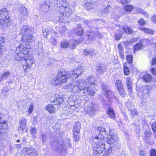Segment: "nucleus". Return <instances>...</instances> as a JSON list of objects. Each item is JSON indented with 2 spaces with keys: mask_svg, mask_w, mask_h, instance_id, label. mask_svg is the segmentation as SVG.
Masks as SVG:
<instances>
[{
  "mask_svg": "<svg viewBox=\"0 0 156 156\" xmlns=\"http://www.w3.org/2000/svg\"><path fill=\"white\" fill-rule=\"evenodd\" d=\"M29 51V48L21 44L17 47L15 51V55L14 58L16 61L22 60L24 64L23 65L24 71L28 72L32 65L34 63V58L32 56H29L27 54Z\"/></svg>",
  "mask_w": 156,
  "mask_h": 156,
  "instance_id": "f257e3e1",
  "label": "nucleus"
},
{
  "mask_svg": "<svg viewBox=\"0 0 156 156\" xmlns=\"http://www.w3.org/2000/svg\"><path fill=\"white\" fill-rule=\"evenodd\" d=\"M81 66L73 70L72 73L61 70L58 72L57 76L51 81V83L55 86H60L66 83L69 79L72 80L77 78L82 73Z\"/></svg>",
  "mask_w": 156,
  "mask_h": 156,
  "instance_id": "f03ea898",
  "label": "nucleus"
},
{
  "mask_svg": "<svg viewBox=\"0 0 156 156\" xmlns=\"http://www.w3.org/2000/svg\"><path fill=\"white\" fill-rule=\"evenodd\" d=\"M72 91L75 93H80L83 90L82 93L86 96L87 95L92 96L94 94V89H90L84 80L82 79L77 81L73 82L71 84Z\"/></svg>",
  "mask_w": 156,
  "mask_h": 156,
  "instance_id": "7ed1b4c3",
  "label": "nucleus"
},
{
  "mask_svg": "<svg viewBox=\"0 0 156 156\" xmlns=\"http://www.w3.org/2000/svg\"><path fill=\"white\" fill-rule=\"evenodd\" d=\"M110 129L109 128L108 129ZM107 130L104 128L101 127H98L95 131V133L96 134L95 136L92 138V140L94 143H98L99 140H102V142L105 141L106 138H108L109 135L107 134Z\"/></svg>",
  "mask_w": 156,
  "mask_h": 156,
  "instance_id": "20e7f679",
  "label": "nucleus"
},
{
  "mask_svg": "<svg viewBox=\"0 0 156 156\" xmlns=\"http://www.w3.org/2000/svg\"><path fill=\"white\" fill-rule=\"evenodd\" d=\"M9 13L6 8H3L0 10V27L6 26L10 21Z\"/></svg>",
  "mask_w": 156,
  "mask_h": 156,
  "instance_id": "39448f33",
  "label": "nucleus"
},
{
  "mask_svg": "<svg viewBox=\"0 0 156 156\" xmlns=\"http://www.w3.org/2000/svg\"><path fill=\"white\" fill-rule=\"evenodd\" d=\"M93 142L94 144H93L92 149L94 154L95 155L102 153L105 149V144L102 140H99L98 143Z\"/></svg>",
  "mask_w": 156,
  "mask_h": 156,
  "instance_id": "423d86ee",
  "label": "nucleus"
},
{
  "mask_svg": "<svg viewBox=\"0 0 156 156\" xmlns=\"http://www.w3.org/2000/svg\"><path fill=\"white\" fill-rule=\"evenodd\" d=\"M150 90V87L148 86L140 87L139 90L138 95L144 100L149 98L151 97Z\"/></svg>",
  "mask_w": 156,
  "mask_h": 156,
  "instance_id": "0eeeda50",
  "label": "nucleus"
},
{
  "mask_svg": "<svg viewBox=\"0 0 156 156\" xmlns=\"http://www.w3.org/2000/svg\"><path fill=\"white\" fill-rule=\"evenodd\" d=\"M71 42L69 43L66 41H62L60 43V47L62 48H67L69 47L71 49H74L76 48V45L78 44V41L75 40H72Z\"/></svg>",
  "mask_w": 156,
  "mask_h": 156,
  "instance_id": "6e6552de",
  "label": "nucleus"
},
{
  "mask_svg": "<svg viewBox=\"0 0 156 156\" xmlns=\"http://www.w3.org/2000/svg\"><path fill=\"white\" fill-rule=\"evenodd\" d=\"M100 85L104 93L106 95L108 99L114 96V93L111 91L106 84L104 83H101Z\"/></svg>",
  "mask_w": 156,
  "mask_h": 156,
  "instance_id": "1a4fd4ad",
  "label": "nucleus"
},
{
  "mask_svg": "<svg viewBox=\"0 0 156 156\" xmlns=\"http://www.w3.org/2000/svg\"><path fill=\"white\" fill-rule=\"evenodd\" d=\"M109 136L108 138H106L105 140H106L107 143L111 145L117 141L118 139L116 136H115L113 134L112 129H109Z\"/></svg>",
  "mask_w": 156,
  "mask_h": 156,
  "instance_id": "9d476101",
  "label": "nucleus"
},
{
  "mask_svg": "<svg viewBox=\"0 0 156 156\" xmlns=\"http://www.w3.org/2000/svg\"><path fill=\"white\" fill-rule=\"evenodd\" d=\"M22 154L29 156H36L37 152L36 150L33 148H23L21 152Z\"/></svg>",
  "mask_w": 156,
  "mask_h": 156,
  "instance_id": "9b49d317",
  "label": "nucleus"
},
{
  "mask_svg": "<svg viewBox=\"0 0 156 156\" xmlns=\"http://www.w3.org/2000/svg\"><path fill=\"white\" fill-rule=\"evenodd\" d=\"M22 41L23 42L22 44H24L25 43L29 44V43H33L35 41V38L33 37V35L30 34L25 35H23L22 36ZM24 46V45H23ZM25 47H27V46L25 45Z\"/></svg>",
  "mask_w": 156,
  "mask_h": 156,
  "instance_id": "f8f14e48",
  "label": "nucleus"
},
{
  "mask_svg": "<svg viewBox=\"0 0 156 156\" xmlns=\"http://www.w3.org/2000/svg\"><path fill=\"white\" fill-rule=\"evenodd\" d=\"M98 109V106L97 104H92L88 108H86L85 111L90 115L94 114L95 112Z\"/></svg>",
  "mask_w": 156,
  "mask_h": 156,
  "instance_id": "ddd939ff",
  "label": "nucleus"
},
{
  "mask_svg": "<svg viewBox=\"0 0 156 156\" xmlns=\"http://www.w3.org/2000/svg\"><path fill=\"white\" fill-rule=\"evenodd\" d=\"M33 30L32 27H29L27 25H24L21 29L20 33L23 35L31 34Z\"/></svg>",
  "mask_w": 156,
  "mask_h": 156,
  "instance_id": "4468645a",
  "label": "nucleus"
},
{
  "mask_svg": "<svg viewBox=\"0 0 156 156\" xmlns=\"http://www.w3.org/2000/svg\"><path fill=\"white\" fill-rule=\"evenodd\" d=\"M84 80L86 81V83L87 84L88 87H89L90 89H94L95 92V89L94 86L96 84L95 83V79L94 78L93 76H90L87 78L86 80Z\"/></svg>",
  "mask_w": 156,
  "mask_h": 156,
  "instance_id": "2eb2a0df",
  "label": "nucleus"
},
{
  "mask_svg": "<svg viewBox=\"0 0 156 156\" xmlns=\"http://www.w3.org/2000/svg\"><path fill=\"white\" fill-rule=\"evenodd\" d=\"M19 16L20 19H24L28 16V12L27 9L24 7H21L19 10Z\"/></svg>",
  "mask_w": 156,
  "mask_h": 156,
  "instance_id": "dca6fc26",
  "label": "nucleus"
},
{
  "mask_svg": "<svg viewBox=\"0 0 156 156\" xmlns=\"http://www.w3.org/2000/svg\"><path fill=\"white\" fill-rule=\"evenodd\" d=\"M77 100V98L75 95H71L67 99L66 102L68 105L70 107L75 105V102Z\"/></svg>",
  "mask_w": 156,
  "mask_h": 156,
  "instance_id": "f3484780",
  "label": "nucleus"
},
{
  "mask_svg": "<svg viewBox=\"0 0 156 156\" xmlns=\"http://www.w3.org/2000/svg\"><path fill=\"white\" fill-rule=\"evenodd\" d=\"M54 104L59 106L64 102V99L59 96L57 95L53 101Z\"/></svg>",
  "mask_w": 156,
  "mask_h": 156,
  "instance_id": "a211bd4d",
  "label": "nucleus"
},
{
  "mask_svg": "<svg viewBox=\"0 0 156 156\" xmlns=\"http://www.w3.org/2000/svg\"><path fill=\"white\" fill-rule=\"evenodd\" d=\"M107 113L109 117L112 119H115V114L113 109L111 106H108L107 110Z\"/></svg>",
  "mask_w": 156,
  "mask_h": 156,
  "instance_id": "6ab92c4d",
  "label": "nucleus"
},
{
  "mask_svg": "<svg viewBox=\"0 0 156 156\" xmlns=\"http://www.w3.org/2000/svg\"><path fill=\"white\" fill-rule=\"evenodd\" d=\"M96 69L99 74H102L106 71L105 66L103 64H98L96 67Z\"/></svg>",
  "mask_w": 156,
  "mask_h": 156,
  "instance_id": "aec40b11",
  "label": "nucleus"
},
{
  "mask_svg": "<svg viewBox=\"0 0 156 156\" xmlns=\"http://www.w3.org/2000/svg\"><path fill=\"white\" fill-rule=\"evenodd\" d=\"M133 81L130 78H126V83L127 88L130 93H131L132 90Z\"/></svg>",
  "mask_w": 156,
  "mask_h": 156,
  "instance_id": "412c9836",
  "label": "nucleus"
},
{
  "mask_svg": "<svg viewBox=\"0 0 156 156\" xmlns=\"http://www.w3.org/2000/svg\"><path fill=\"white\" fill-rule=\"evenodd\" d=\"M49 32L52 34L55 33V31L53 29L49 30L48 28H43L42 29L43 34L44 37L47 38Z\"/></svg>",
  "mask_w": 156,
  "mask_h": 156,
  "instance_id": "4be33fe9",
  "label": "nucleus"
},
{
  "mask_svg": "<svg viewBox=\"0 0 156 156\" xmlns=\"http://www.w3.org/2000/svg\"><path fill=\"white\" fill-rule=\"evenodd\" d=\"M81 26V24H78L77 28L75 29V33L77 35H81L83 33V28Z\"/></svg>",
  "mask_w": 156,
  "mask_h": 156,
  "instance_id": "5701e85b",
  "label": "nucleus"
},
{
  "mask_svg": "<svg viewBox=\"0 0 156 156\" xmlns=\"http://www.w3.org/2000/svg\"><path fill=\"white\" fill-rule=\"evenodd\" d=\"M88 38L90 41L93 40L94 37V36L95 34H97L98 36L100 38L101 37V35L98 32L97 34H94L92 32H90V31H88Z\"/></svg>",
  "mask_w": 156,
  "mask_h": 156,
  "instance_id": "b1692460",
  "label": "nucleus"
},
{
  "mask_svg": "<svg viewBox=\"0 0 156 156\" xmlns=\"http://www.w3.org/2000/svg\"><path fill=\"white\" fill-rule=\"evenodd\" d=\"M41 138L42 139V142L43 144H44L47 142L49 139L50 138V135L49 134H42Z\"/></svg>",
  "mask_w": 156,
  "mask_h": 156,
  "instance_id": "393cba45",
  "label": "nucleus"
},
{
  "mask_svg": "<svg viewBox=\"0 0 156 156\" xmlns=\"http://www.w3.org/2000/svg\"><path fill=\"white\" fill-rule=\"evenodd\" d=\"M27 124V120L24 118H22L20 121V129H19L20 130V129L23 130L25 129L26 127Z\"/></svg>",
  "mask_w": 156,
  "mask_h": 156,
  "instance_id": "a878e982",
  "label": "nucleus"
},
{
  "mask_svg": "<svg viewBox=\"0 0 156 156\" xmlns=\"http://www.w3.org/2000/svg\"><path fill=\"white\" fill-rule=\"evenodd\" d=\"M46 110H48V112L50 113H54L55 109L54 106L51 104H49L45 108Z\"/></svg>",
  "mask_w": 156,
  "mask_h": 156,
  "instance_id": "bb28decb",
  "label": "nucleus"
},
{
  "mask_svg": "<svg viewBox=\"0 0 156 156\" xmlns=\"http://www.w3.org/2000/svg\"><path fill=\"white\" fill-rule=\"evenodd\" d=\"M111 9V7L110 5H108L104 9H101L100 12H101L102 15H105L107 14L109 11Z\"/></svg>",
  "mask_w": 156,
  "mask_h": 156,
  "instance_id": "cd10ccee",
  "label": "nucleus"
},
{
  "mask_svg": "<svg viewBox=\"0 0 156 156\" xmlns=\"http://www.w3.org/2000/svg\"><path fill=\"white\" fill-rule=\"evenodd\" d=\"M140 30H142L145 33H147L149 34L153 35L154 34L155 31L150 29L146 28L143 27H140Z\"/></svg>",
  "mask_w": 156,
  "mask_h": 156,
  "instance_id": "c85d7f7f",
  "label": "nucleus"
},
{
  "mask_svg": "<svg viewBox=\"0 0 156 156\" xmlns=\"http://www.w3.org/2000/svg\"><path fill=\"white\" fill-rule=\"evenodd\" d=\"M84 55L88 56H92L94 54V52L93 50L85 49L83 52Z\"/></svg>",
  "mask_w": 156,
  "mask_h": 156,
  "instance_id": "c756f323",
  "label": "nucleus"
},
{
  "mask_svg": "<svg viewBox=\"0 0 156 156\" xmlns=\"http://www.w3.org/2000/svg\"><path fill=\"white\" fill-rule=\"evenodd\" d=\"M5 44V38L0 37V57L2 55V52L3 49L2 47L4 46Z\"/></svg>",
  "mask_w": 156,
  "mask_h": 156,
  "instance_id": "7c9ffc66",
  "label": "nucleus"
},
{
  "mask_svg": "<svg viewBox=\"0 0 156 156\" xmlns=\"http://www.w3.org/2000/svg\"><path fill=\"white\" fill-rule=\"evenodd\" d=\"M80 123L79 122H76L73 128V132L80 133Z\"/></svg>",
  "mask_w": 156,
  "mask_h": 156,
  "instance_id": "2f4dec72",
  "label": "nucleus"
},
{
  "mask_svg": "<svg viewBox=\"0 0 156 156\" xmlns=\"http://www.w3.org/2000/svg\"><path fill=\"white\" fill-rule=\"evenodd\" d=\"M95 5L94 2H87L85 5V8L88 9H90L93 8Z\"/></svg>",
  "mask_w": 156,
  "mask_h": 156,
  "instance_id": "473e14b6",
  "label": "nucleus"
},
{
  "mask_svg": "<svg viewBox=\"0 0 156 156\" xmlns=\"http://www.w3.org/2000/svg\"><path fill=\"white\" fill-rule=\"evenodd\" d=\"M68 4L67 5V6L65 7V15L67 16H70V15H72V13L71 9H70L69 7H68Z\"/></svg>",
  "mask_w": 156,
  "mask_h": 156,
  "instance_id": "72a5a7b5",
  "label": "nucleus"
},
{
  "mask_svg": "<svg viewBox=\"0 0 156 156\" xmlns=\"http://www.w3.org/2000/svg\"><path fill=\"white\" fill-rule=\"evenodd\" d=\"M122 35V32L119 30H117L115 35L116 40H119Z\"/></svg>",
  "mask_w": 156,
  "mask_h": 156,
  "instance_id": "f704fd0d",
  "label": "nucleus"
},
{
  "mask_svg": "<svg viewBox=\"0 0 156 156\" xmlns=\"http://www.w3.org/2000/svg\"><path fill=\"white\" fill-rule=\"evenodd\" d=\"M143 78L146 82H149L151 80V76L147 74H145L144 75Z\"/></svg>",
  "mask_w": 156,
  "mask_h": 156,
  "instance_id": "c9c22d12",
  "label": "nucleus"
},
{
  "mask_svg": "<svg viewBox=\"0 0 156 156\" xmlns=\"http://www.w3.org/2000/svg\"><path fill=\"white\" fill-rule=\"evenodd\" d=\"M142 46V41H141L139 43H136L134 46V49L138 51L141 49Z\"/></svg>",
  "mask_w": 156,
  "mask_h": 156,
  "instance_id": "e433bc0d",
  "label": "nucleus"
},
{
  "mask_svg": "<svg viewBox=\"0 0 156 156\" xmlns=\"http://www.w3.org/2000/svg\"><path fill=\"white\" fill-rule=\"evenodd\" d=\"M123 31L125 32V33L128 34H130L132 33L133 31L131 28L126 27H125L123 28Z\"/></svg>",
  "mask_w": 156,
  "mask_h": 156,
  "instance_id": "4c0bfd02",
  "label": "nucleus"
},
{
  "mask_svg": "<svg viewBox=\"0 0 156 156\" xmlns=\"http://www.w3.org/2000/svg\"><path fill=\"white\" fill-rule=\"evenodd\" d=\"M115 85L116 86L117 89H120L123 88V85L122 84V83L121 80H117L115 83Z\"/></svg>",
  "mask_w": 156,
  "mask_h": 156,
  "instance_id": "58836bf2",
  "label": "nucleus"
},
{
  "mask_svg": "<svg viewBox=\"0 0 156 156\" xmlns=\"http://www.w3.org/2000/svg\"><path fill=\"white\" fill-rule=\"evenodd\" d=\"M11 74V73L9 71H7L5 72L2 75V76H0L2 78V79H5L9 77Z\"/></svg>",
  "mask_w": 156,
  "mask_h": 156,
  "instance_id": "ea45409f",
  "label": "nucleus"
},
{
  "mask_svg": "<svg viewBox=\"0 0 156 156\" xmlns=\"http://www.w3.org/2000/svg\"><path fill=\"white\" fill-rule=\"evenodd\" d=\"M133 7L131 5H127L124 8L125 10L127 12H129L133 10Z\"/></svg>",
  "mask_w": 156,
  "mask_h": 156,
  "instance_id": "a19ab883",
  "label": "nucleus"
},
{
  "mask_svg": "<svg viewBox=\"0 0 156 156\" xmlns=\"http://www.w3.org/2000/svg\"><path fill=\"white\" fill-rule=\"evenodd\" d=\"M37 46V49L40 52L42 53L43 52V46L42 43L40 42H38Z\"/></svg>",
  "mask_w": 156,
  "mask_h": 156,
  "instance_id": "79ce46f5",
  "label": "nucleus"
},
{
  "mask_svg": "<svg viewBox=\"0 0 156 156\" xmlns=\"http://www.w3.org/2000/svg\"><path fill=\"white\" fill-rule=\"evenodd\" d=\"M59 3L61 5V6H66L68 4L66 3V0H58L57 1V3Z\"/></svg>",
  "mask_w": 156,
  "mask_h": 156,
  "instance_id": "37998d69",
  "label": "nucleus"
},
{
  "mask_svg": "<svg viewBox=\"0 0 156 156\" xmlns=\"http://www.w3.org/2000/svg\"><path fill=\"white\" fill-rule=\"evenodd\" d=\"M119 93L120 95L122 98H124L125 96V93L123 88H122L120 89H118Z\"/></svg>",
  "mask_w": 156,
  "mask_h": 156,
  "instance_id": "c03bdc74",
  "label": "nucleus"
},
{
  "mask_svg": "<svg viewBox=\"0 0 156 156\" xmlns=\"http://www.w3.org/2000/svg\"><path fill=\"white\" fill-rule=\"evenodd\" d=\"M47 2H44L42 6H41V7L44 8V9L47 10L50 7V5H49Z\"/></svg>",
  "mask_w": 156,
  "mask_h": 156,
  "instance_id": "a18cd8bd",
  "label": "nucleus"
},
{
  "mask_svg": "<svg viewBox=\"0 0 156 156\" xmlns=\"http://www.w3.org/2000/svg\"><path fill=\"white\" fill-rule=\"evenodd\" d=\"M80 133H76V132H74V139L75 141H77L79 140V134Z\"/></svg>",
  "mask_w": 156,
  "mask_h": 156,
  "instance_id": "49530a36",
  "label": "nucleus"
},
{
  "mask_svg": "<svg viewBox=\"0 0 156 156\" xmlns=\"http://www.w3.org/2000/svg\"><path fill=\"white\" fill-rule=\"evenodd\" d=\"M131 114L133 117L136 116L138 115V113L137 110L135 109H133V110H131Z\"/></svg>",
  "mask_w": 156,
  "mask_h": 156,
  "instance_id": "de8ad7c7",
  "label": "nucleus"
},
{
  "mask_svg": "<svg viewBox=\"0 0 156 156\" xmlns=\"http://www.w3.org/2000/svg\"><path fill=\"white\" fill-rule=\"evenodd\" d=\"M37 131V129L35 127H31L30 128V133L31 134L33 135H34L35 134Z\"/></svg>",
  "mask_w": 156,
  "mask_h": 156,
  "instance_id": "09e8293b",
  "label": "nucleus"
},
{
  "mask_svg": "<svg viewBox=\"0 0 156 156\" xmlns=\"http://www.w3.org/2000/svg\"><path fill=\"white\" fill-rule=\"evenodd\" d=\"M124 72L125 75H128L130 73V71L129 68L125 66L124 68Z\"/></svg>",
  "mask_w": 156,
  "mask_h": 156,
  "instance_id": "8fccbe9b",
  "label": "nucleus"
},
{
  "mask_svg": "<svg viewBox=\"0 0 156 156\" xmlns=\"http://www.w3.org/2000/svg\"><path fill=\"white\" fill-rule=\"evenodd\" d=\"M138 11L140 13L144 15L145 16L147 17L149 16L148 14L147 13L141 9H139Z\"/></svg>",
  "mask_w": 156,
  "mask_h": 156,
  "instance_id": "3c124183",
  "label": "nucleus"
},
{
  "mask_svg": "<svg viewBox=\"0 0 156 156\" xmlns=\"http://www.w3.org/2000/svg\"><path fill=\"white\" fill-rule=\"evenodd\" d=\"M132 125L134 126L133 129H135L136 132L137 131H139L140 130V127L138 125H137L136 123H133Z\"/></svg>",
  "mask_w": 156,
  "mask_h": 156,
  "instance_id": "603ef678",
  "label": "nucleus"
},
{
  "mask_svg": "<svg viewBox=\"0 0 156 156\" xmlns=\"http://www.w3.org/2000/svg\"><path fill=\"white\" fill-rule=\"evenodd\" d=\"M65 6H60L59 11L60 13L63 14L65 13Z\"/></svg>",
  "mask_w": 156,
  "mask_h": 156,
  "instance_id": "864d4df0",
  "label": "nucleus"
},
{
  "mask_svg": "<svg viewBox=\"0 0 156 156\" xmlns=\"http://www.w3.org/2000/svg\"><path fill=\"white\" fill-rule=\"evenodd\" d=\"M126 59L129 63H131L132 62L133 57L131 55H128L126 56Z\"/></svg>",
  "mask_w": 156,
  "mask_h": 156,
  "instance_id": "5fc2aeb1",
  "label": "nucleus"
},
{
  "mask_svg": "<svg viewBox=\"0 0 156 156\" xmlns=\"http://www.w3.org/2000/svg\"><path fill=\"white\" fill-rule=\"evenodd\" d=\"M33 104H30V105L28 110V112L29 114H30L32 112V111L33 110Z\"/></svg>",
  "mask_w": 156,
  "mask_h": 156,
  "instance_id": "6e6d98bb",
  "label": "nucleus"
},
{
  "mask_svg": "<svg viewBox=\"0 0 156 156\" xmlns=\"http://www.w3.org/2000/svg\"><path fill=\"white\" fill-rule=\"evenodd\" d=\"M139 23L141 25L143 26L145 23V22L144 20L143 19H140L138 21Z\"/></svg>",
  "mask_w": 156,
  "mask_h": 156,
  "instance_id": "4d7b16f0",
  "label": "nucleus"
},
{
  "mask_svg": "<svg viewBox=\"0 0 156 156\" xmlns=\"http://www.w3.org/2000/svg\"><path fill=\"white\" fill-rule=\"evenodd\" d=\"M50 41L51 43L54 45H55L57 43V41L54 38H51Z\"/></svg>",
  "mask_w": 156,
  "mask_h": 156,
  "instance_id": "13d9d810",
  "label": "nucleus"
},
{
  "mask_svg": "<svg viewBox=\"0 0 156 156\" xmlns=\"http://www.w3.org/2000/svg\"><path fill=\"white\" fill-rule=\"evenodd\" d=\"M151 156H156V150L153 149L150 152Z\"/></svg>",
  "mask_w": 156,
  "mask_h": 156,
  "instance_id": "bf43d9fd",
  "label": "nucleus"
},
{
  "mask_svg": "<svg viewBox=\"0 0 156 156\" xmlns=\"http://www.w3.org/2000/svg\"><path fill=\"white\" fill-rule=\"evenodd\" d=\"M151 127L153 131L156 132V122L153 123Z\"/></svg>",
  "mask_w": 156,
  "mask_h": 156,
  "instance_id": "052dcab7",
  "label": "nucleus"
},
{
  "mask_svg": "<svg viewBox=\"0 0 156 156\" xmlns=\"http://www.w3.org/2000/svg\"><path fill=\"white\" fill-rule=\"evenodd\" d=\"M155 47H156V50L155 51V52L156 54V44H155ZM152 65H154L156 64V58H155L154 59L153 58L152 61Z\"/></svg>",
  "mask_w": 156,
  "mask_h": 156,
  "instance_id": "680f3d73",
  "label": "nucleus"
},
{
  "mask_svg": "<svg viewBox=\"0 0 156 156\" xmlns=\"http://www.w3.org/2000/svg\"><path fill=\"white\" fill-rule=\"evenodd\" d=\"M118 47L119 52H122L123 50V48L122 46H121L120 44H118Z\"/></svg>",
  "mask_w": 156,
  "mask_h": 156,
  "instance_id": "e2e57ef3",
  "label": "nucleus"
},
{
  "mask_svg": "<svg viewBox=\"0 0 156 156\" xmlns=\"http://www.w3.org/2000/svg\"><path fill=\"white\" fill-rule=\"evenodd\" d=\"M152 74L156 76V69L152 68L151 69Z\"/></svg>",
  "mask_w": 156,
  "mask_h": 156,
  "instance_id": "0e129e2a",
  "label": "nucleus"
},
{
  "mask_svg": "<svg viewBox=\"0 0 156 156\" xmlns=\"http://www.w3.org/2000/svg\"><path fill=\"white\" fill-rule=\"evenodd\" d=\"M151 20L154 23H156V15L152 16Z\"/></svg>",
  "mask_w": 156,
  "mask_h": 156,
  "instance_id": "69168bd1",
  "label": "nucleus"
},
{
  "mask_svg": "<svg viewBox=\"0 0 156 156\" xmlns=\"http://www.w3.org/2000/svg\"><path fill=\"white\" fill-rule=\"evenodd\" d=\"M102 104L103 105H107L108 106V107L109 106H110V105H108V101H103Z\"/></svg>",
  "mask_w": 156,
  "mask_h": 156,
  "instance_id": "338daca9",
  "label": "nucleus"
},
{
  "mask_svg": "<svg viewBox=\"0 0 156 156\" xmlns=\"http://www.w3.org/2000/svg\"><path fill=\"white\" fill-rule=\"evenodd\" d=\"M110 151L107 152L103 155V156H111V154L110 153Z\"/></svg>",
  "mask_w": 156,
  "mask_h": 156,
  "instance_id": "774afa93",
  "label": "nucleus"
}]
</instances>
